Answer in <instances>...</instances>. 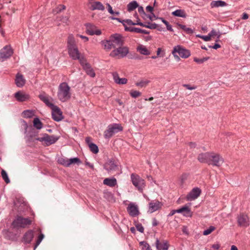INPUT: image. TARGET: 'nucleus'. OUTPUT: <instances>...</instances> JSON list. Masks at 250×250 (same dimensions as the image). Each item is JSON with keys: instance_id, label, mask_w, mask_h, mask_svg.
Segmentation results:
<instances>
[{"instance_id": "1", "label": "nucleus", "mask_w": 250, "mask_h": 250, "mask_svg": "<svg viewBox=\"0 0 250 250\" xmlns=\"http://www.w3.org/2000/svg\"><path fill=\"white\" fill-rule=\"evenodd\" d=\"M124 43L123 37L118 34L112 35L109 40L101 42L102 44L104 46V49L106 51H109L112 48L115 49L120 46H123Z\"/></svg>"}, {"instance_id": "2", "label": "nucleus", "mask_w": 250, "mask_h": 250, "mask_svg": "<svg viewBox=\"0 0 250 250\" xmlns=\"http://www.w3.org/2000/svg\"><path fill=\"white\" fill-rule=\"evenodd\" d=\"M57 96L62 102H65L69 100L71 96L70 87L65 82L62 83L58 87Z\"/></svg>"}, {"instance_id": "3", "label": "nucleus", "mask_w": 250, "mask_h": 250, "mask_svg": "<svg viewBox=\"0 0 250 250\" xmlns=\"http://www.w3.org/2000/svg\"><path fill=\"white\" fill-rule=\"evenodd\" d=\"M129 53V48L127 46H120L113 50L109 56L111 57L121 59L125 58Z\"/></svg>"}, {"instance_id": "4", "label": "nucleus", "mask_w": 250, "mask_h": 250, "mask_svg": "<svg viewBox=\"0 0 250 250\" xmlns=\"http://www.w3.org/2000/svg\"><path fill=\"white\" fill-rule=\"evenodd\" d=\"M123 129V127L120 124H113L109 125L107 127V129L104 132V137L106 139H109L114 134L122 131Z\"/></svg>"}, {"instance_id": "5", "label": "nucleus", "mask_w": 250, "mask_h": 250, "mask_svg": "<svg viewBox=\"0 0 250 250\" xmlns=\"http://www.w3.org/2000/svg\"><path fill=\"white\" fill-rule=\"evenodd\" d=\"M32 221L29 218H24L21 216L18 215L13 221L12 225L15 228H24L27 226L30 225Z\"/></svg>"}, {"instance_id": "6", "label": "nucleus", "mask_w": 250, "mask_h": 250, "mask_svg": "<svg viewBox=\"0 0 250 250\" xmlns=\"http://www.w3.org/2000/svg\"><path fill=\"white\" fill-rule=\"evenodd\" d=\"M178 53V55L183 58H187L190 55V51L180 45H177L173 48V50L172 52V54L173 55L175 58L179 59V56L176 54Z\"/></svg>"}, {"instance_id": "7", "label": "nucleus", "mask_w": 250, "mask_h": 250, "mask_svg": "<svg viewBox=\"0 0 250 250\" xmlns=\"http://www.w3.org/2000/svg\"><path fill=\"white\" fill-rule=\"evenodd\" d=\"M59 136L55 135H49L46 133L43 134L42 137H38L36 138V140L44 142L45 146H49L52 144H55L59 139Z\"/></svg>"}, {"instance_id": "8", "label": "nucleus", "mask_w": 250, "mask_h": 250, "mask_svg": "<svg viewBox=\"0 0 250 250\" xmlns=\"http://www.w3.org/2000/svg\"><path fill=\"white\" fill-rule=\"evenodd\" d=\"M133 185L140 191L143 190L145 187V180L138 175L132 173L130 176Z\"/></svg>"}, {"instance_id": "9", "label": "nucleus", "mask_w": 250, "mask_h": 250, "mask_svg": "<svg viewBox=\"0 0 250 250\" xmlns=\"http://www.w3.org/2000/svg\"><path fill=\"white\" fill-rule=\"evenodd\" d=\"M210 154L208 165L219 167L224 163V159L218 153L211 151Z\"/></svg>"}, {"instance_id": "10", "label": "nucleus", "mask_w": 250, "mask_h": 250, "mask_svg": "<svg viewBox=\"0 0 250 250\" xmlns=\"http://www.w3.org/2000/svg\"><path fill=\"white\" fill-rule=\"evenodd\" d=\"M13 53V51L10 46H5L0 50V61L3 62L9 58Z\"/></svg>"}, {"instance_id": "11", "label": "nucleus", "mask_w": 250, "mask_h": 250, "mask_svg": "<svg viewBox=\"0 0 250 250\" xmlns=\"http://www.w3.org/2000/svg\"><path fill=\"white\" fill-rule=\"evenodd\" d=\"M51 109L52 110V118L54 121L59 122L63 119L62 112L58 106L55 105Z\"/></svg>"}, {"instance_id": "12", "label": "nucleus", "mask_w": 250, "mask_h": 250, "mask_svg": "<svg viewBox=\"0 0 250 250\" xmlns=\"http://www.w3.org/2000/svg\"><path fill=\"white\" fill-rule=\"evenodd\" d=\"M104 168L108 172H111L117 170L118 165L114 160L110 159L104 164Z\"/></svg>"}, {"instance_id": "13", "label": "nucleus", "mask_w": 250, "mask_h": 250, "mask_svg": "<svg viewBox=\"0 0 250 250\" xmlns=\"http://www.w3.org/2000/svg\"><path fill=\"white\" fill-rule=\"evenodd\" d=\"M201 190L198 188H193L187 195V201H191L197 199L201 194Z\"/></svg>"}, {"instance_id": "14", "label": "nucleus", "mask_w": 250, "mask_h": 250, "mask_svg": "<svg viewBox=\"0 0 250 250\" xmlns=\"http://www.w3.org/2000/svg\"><path fill=\"white\" fill-rule=\"evenodd\" d=\"M39 98L46 104V106L49 107L50 108L55 105L52 103L53 99L51 97L46 95L45 93L40 94L39 95Z\"/></svg>"}, {"instance_id": "15", "label": "nucleus", "mask_w": 250, "mask_h": 250, "mask_svg": "<svg viewBox=\"0 0 250 250\" xmlns=\"http://www.w3.org/2000/svg\"><path fill=\"white\" fill-rule=\"evenodd\" d=\"M86 31L90 35H100L102 33L100 30L97 29L95 25L91 23L86 24Z\"/></svg>"}, {"instance_id": "16", "label": "nucleus", "mask_w": 250, "mask_h": 250, "mask_svg": "<svg viewBox=\"0 0 250 250\" xmlns=\"http://www.w3.org/2000/svg\"><path fill=\"white\" fill-rule=\"evenodd\" d=\"M163 204L158 200L152 201L148 204V211L153 213L162 208Z\"/></svg>"}, {"instance_id": "17", "label": "nucleus", "mask_w": 250, "mask_h": 250, "mask_svg": "<svg viewBox=\"0 0 250 250\" xmlns=\"http://www.w3.org/2000/svg\"><path fill=\"white\" fill-rule=\"evenodd\" d=\"M127 211L128 214L132 217L136 216L139 213L138 206L133 203H130L128 204L127 207Z\"/></svg>"}, {"instance_id": "18", "label": "nucleus", "mask_w": 250, "mask_h": 250, "mask_svg": "<svg viewBox=\"0 0 250 250\" xmlns=\"http://www.w3.org/2000/svg\"><path fill=\"white\" fill-rule=\"evenodd\" d=\"M238 224L240 227H247L249 226V218L246 214H240L237 217Z\"/></svg>"}, {"instance_id": "19", "label": "nucleus", "mask_w": 250, "mask_h": 250, "mask_svg": "<svg viewBox=\"0 0 250 250\" xmlns=\"http://www.w3.org/2000/svg\"><path fill=\"white\" fill-rule=\"evenodd\" d=\"M34 236L33 230L31 229L28 230L23 235L21 241L25 244H29L32 241Z\"/></svg>"}, {"instance_id": "20", "label": "nucleus", "mask_w": 250, "mask_h": 250, "mask_svg": "<svg viewBox=\"0 0 250 250\" xmlns=\"http://www.w3.org/2000/svg\"><path fill=\"white\" fill-rule=\"evenodd\" d=\"M68 53L70 57L73 60H80V62L82 63V61L80 58V53L78 50V47L75 48H72V49H69L68 50Z\"/></svg>"}, {"instance_id": "21", "label": "nucleus", "mask_w": 250, "mask_h": 250, "mask_svg": "<svg viewBox=\"0 0 250 250\" xmlns=\"http://www.w3.org/2000/svg\"><path fill=\"white\" fill-rule=\"evenodd\" d=\"M211 152H207L201 153L198 155L197 160L202 163H206L208 164L209 162V157Z\"/></svg>"}, {"instance_id": "22", "label": "nucleus", "mask_w": 250, "mask_h": 250, "mask_svg": "<svg viewBox=\"0 0 250 250\" xmlns=\"http://www.w3.org/2000/svg\"><path fill=\"white\" fill-rule=\"evenodd\" d=\"M15 97L18 102H23L28 100L29 95L21 91H18L15 94Z\"/></svg>"}, {"instance_id": "23", "label": "nucleus", "mask_w": 250, "mask_h": 250, "mask_svg": "<svg viewBox=\"0 0 250 250\" xmlns=\"http://www.w3.org/2000/svg\"><path fill=\"white\" fill-rule=\"evenodd\" d=\"M76 47H77V45L74 37L72 34H69L67 39V50H69Z\"/></svg>"}, {"instance_id": "24", "label": "nucleus", "mask_w": 250, "mask_h": 250, "mask_svg": "<svg viewBox=\"0 0 250 250\" xmlns=\"http://www.w3.org/2000/svg\"><path fill=\"white\" fill-rule=\"evenodd\" d=\"M177 211H178V213H182L185 217H191L192 216V212L190 208L187 205L178 209Z\"/></svg>"}, {"instance_id": "25", "label": "nucleus", "mask_w": 250, "mask_h": 250, "mask_svg": "<svg viewBox=\"0 0 250 250\" xmlns=\"http://www.w3.org/2000/svg\"><path fill=\"white\" fill-rule=\"evenodd\" d=\"M26 80L23 75L18 73L16 76L15 83L19 87H22L25 83Z\"/></svg>"}, {"instance_id": "26", "label": "nucleus", "mask_w": 250, "mask_h": 250, "mask_svg": "<svg viewBox=\"0 0 250 250\" xmlns=\"http://www.w3.org/2000/svg\"><path fill=\"white\" fill-rule=\"evenodd\" d=\"M85 142L88 145L89 149L92 153L94 154L98 153L99 148L98 146L96 144L91 142V138L90 137H86L85 138Z\"/></svg>"}, {"instance_id": "27", "label": "nucleus", "mask_w": 250, "mask_h": 250, "mask_svg": "<svg viewBox=\"0 0 250 250\" xmlns=\"http://www.w3.org/2000/svg\"><path fill=\"white\" fill-rule=\"evenodd\" d=\"M155 244L158 250H167L168 249V245L166 241L160 242L158 239H157Z\"/></svg>"}, {"instance_id": "28", "label": "nucleus", "mask_w": 250, "mask_h": 250, "mask_svg": "<svg viewBox=\"0 0 250 250\" xmlns=\"http://www.w3.org/2000/svg\"><path fill=\"white\" fill-rule=\"evenodd\" d=\"M113 77L114 82L119 84H125L127 83V80L125 78H120L116 72L113 73Z\"/></svg>"}, {"instance_id": "29", "label": "nucleus", "mask_w": 250, "mask_h": 250, "mask_svg": "<svg viewBox=\"0 0 250 250\" xmlns=\"http://www.w3.org/2000/svg\"><path fill=\"white\" fill-rule=\"evenodd\" d=\"M91 6L90 9L91 10H102L104 11V7L103 4L100 1H94L90 3Z\"/></svg>"}, {"instance_id": "30", "label": "nucleus", "mask_w": 250, "mask_h": 250, "mask_svg": "<svg viewBox=\"0 0 250 250\" xmlns=\"http://www.w3.org/2000/svg\"><path fill=\"white\" fill-rule=\"evenodd\" d=\"M82 63H83V69L85 70L86 74L91 77H94L95 76V73L90 64L87 63H83V62Z\"/></svg>"}, {"instance_id": "31", "label": "nucleus", "mask_w": 250, "mask_h": 250, "mask_svg": "<svg viewBox=\"0 0 250 250\" xmlns=\"http://www.w3.org/2000/svg\"><path fill=\"white\" fill-rule=\"evenodd\" d=\"M103 184L110 187H114L117 185V183L115 178H107L104 180Z\"/></svg>"}, {"instance_id": "32", "label": "nucleus", "mask_w": 250, "mask_h": 250, "mask_svg": "<svg viewBox=\"0 0 250 250\" xmlns=\"http://www.w3.org/2000/svg\"><path fill=\"white\" fill-rule=\"evenodd\" d=\"M227 5L226 2L222 0H213L210 4L212 7H224L227 6Z\"/></svg>"}, {"instance_id": "33", "label": "nucleus", "mask_w": 250, "mask_h": 250, "mask_svg": "<svg viewBox=\"0 0 250 250\" xmlns=\"http://www.w3.org/2000/svg\"><path fill=\"white\" fill-rule=\"evenodd\" d=\"M172 15L175 17H181V18H186L187 14L184 10L182 9H177L172 12Z\"/></svg>"}, {"instance_id": "34", "label": "nucleus", "mask_w": 250, "mask_h": 250, "mask_svg": "<svg viewBox=\"0 0 250 250\" xmlns=\"http://www.w3.org/2000/svg\"><path fill=\"white\" fill-rule=\"evenodd\" d=\"M138 6V2L136 0H133L127 5V10L128 12H130L137 8Z\"/></svg>"}, {"instance_id": "35", "label": "nucleus", "mask_w": 250, "mask_h": 250, "mask_svg": "<svg viewBox=\"0 0 250 250\" xmlns=\"http://www.w3.org/2000/svg\"><path fill=\"white\" fill-rule=\"evenodd\" d=\"M137 50L139 51L141 54L144 55H148L150 54V51L147 48L142 45H139L137 48Z\"/></svg>"}, {"instance_id": "36", "label": "nucleus", "mask_w": 250, "mask_h": 250, "mask_svg": "<svg viewBox=\"0 0 250 250\" xmlns=\"http://www.w3.org/2000/svg\"><path fill=\"white\" fill-rule=\"evenodd\" d=\"M123 25L125 26V30L126 31L140 33L141 28L131 26L127 27V26H125V24L124 23H123Z\"/></svg>"}, {"instance_id": "37", "label": "nucleus", "mask_w": 250, "mask_h": 250, "mask_svg": "<svg viewBox=\"0 0 250 250\" xmlns=\"http://www.w3.org/2000/svg\"><path fill=\"white\" fill-rule=\"evenodd\" d=\"M33 126L37 129H41L42 128L43 125L40 120L36 117L33 120Z\"/></svg>"}, {"instance_id": "38", "label": "nucleus", "mask_w": 250, "mask_h": 250, "mask_svg": "<svg viewBox=\"0 0 250 250\" xmlns=\"http://www.w3.org/2000/svg\"><path fill=\"white\" fill-rule=\"evenodd\" d=\"M177 25L180 28L183 29L188 34H192L193 33V31L191 28L187 27L186 26L180 23H177Z\"/></svg>"}, {"instance_id": "39", "label": "nucleus", "mask_w": 250, "mask_h": 250, "mask_svg": "<svg viewBox=\"0 0 250 250\" xmlns=\"http://www.w3.org/2000/svg\"><path fill=\"white\" fill-rule=\"evenodd\" d=\"M150 83L149 80H142L139 82H137L135 83L136 85L140 87H145Z\"/></svg>"}, {"instance_id": "40", "label": "nucleus", "mask_w": 250, "mask_h": 250, "mask_svg": "<svg viewBox=\"0 0 250 250\" xmlns=\"http://www.w3.org/2000/svg\"><path fill=\"white\" fill-rule=\"evenodd\" d=\"M1 175L2 179L6 183L8 184L10 183V181L8 178L7 173L4 170L2 169L1 170Z\"/></svg>"}, {"instance_id": "41", "label": "nucleus", "mask_w": 250, "mask_h": 250, "mask_svg": "<svg viewBox=\"0 0 250 250\" xmlns=\"http://www.w3.org/2000/svg\"><path fill=\"white\" fill-rule=\"evenodd\" d=\"M81 160L78 158L68 159V166H70L71 164H79L81 163Z\"/></svg>"}, {"instance_id": "42", "label": "nucleus", "mask_w": 250, "mask_h": 250, "mask_svg": "<svg viewBox=\"0 0 250 250\" xmlns=\"http://www.w3.org/2000/svg\"><path fill=\"white\" fill-rule=\"evenodd\" d=\"M209 59V57H204L202 59H199L197 58H194L193 61L199 64H202L204 63L205 62L208 61Z\"/></svg>"}, {"instance_id": "43", "label": "nucleus", "mask_w": 250, "mask_h": 250, "mask_svg": "<svg viewBox=\"0 0 250 250\" xmlns=\"http://www.w3.org/2000/svg\"><path fill=\"white\" fill-rule=\"evenodd\" d=\"M59 162L62 165L65 167L68 166V159L67 158H61L59 159Z\"/></svg>"}, {"instance_id": "44", "label": "nucleus", "mask_w": 250, "mask_h": 250, "mask_svg": "<svg viewBox=\"0 0 250 250\" xmlns=\"http://www.w3.org/2000/svg\"><path fill=\"white\" fill-rule=\"evenodd\" d=\"M159 19L166 25L167 29V30L170 31H173L172 26L169 24L168 22L165 20L163 18H159Z\"/></svg>"}, {"instance_id": "45", "label": "nucleus", "mask_w": 250, "mask_h": 250, "mask_svg": "<svg viewBox=\"0 0 250 250\" xmlns=\"http://www.w3.org/2000/svg\"><path fill=\"white\" fill-rule=\"evenodd\" d=\"M139 244L143 246V250H151L148 244L145 241H141L139 243Z\"/></svg>"}, {"instance_id": "46", "label": "nucleus", "mask_w": 250, "mask_h": 250, "mask_svg": "<svg viewBox=\"0 0 250 250\" xmlns=\"http://www.w3.org/2000/svg\"><path fill=\"white\" fill-rule=\"evenodd\" d=\"M215 229V228L214 226H211L208 229H205L203 231V235H208L210 234Z\"/></svg>"}, {"instance_id": "47", "label": "nucleus", "mask_w": 250, "mask_h": 250, "mask_svg": "<svg viewBox=\"0 0 250 250\" xmlns=\"http://www.w3.org/2000/svg\"><path fill=\"white\" fill-rule=\"evenodd\" d=\"M33 112L29 110H24L22 112V115L25 118H31L33 116Z\"/></svg>"}, {"instance_id": "48", "label": "nucleus", "mask_w": 250, "mask_h": 250, "mask_svg": "<svg viewBox=\"0 0 250 250\" xmlns=\"http://www.w3.org/2000/svg\"><path fill=\"white\" fill-rule=\"evenodd\" d=\"M214 34V31L213 32H210L208 35L207 36H204L203 35L202 37H201V39L204 40L206 42H208L210 40L211 38L213 37V35Z\"/></svg>"}, {"instance_id": "49", "label": "nucleus", "mask_w": 250, "mask_h": 250, "mask_svg": "<svg viewBox=\"0 0 250 250\" xmlns=\"http://www.w3.org/2000/svg\"><path fill=\"white\" fill-rule=\"evenodd\" d=\"M43 238L44 235L43 234L41 233L39 235L38 239L36 241V243L34 246V250L36 249L37 248V247L39 245V244L41 243Z\"/></svg>"}, {"instance_id": "50", "label": "nucleus", "mask_w": 250, "mask_h": 250, "mask_svg": "<svg viewBox=\"0 0 250 250\" xmlns=\"http://www.w3.org/2000/svg\"><path fill=\"white\" fill-rule=\"evenodd\" d=\"M130 96L134 98H136L141 95V93L136 90H132L130 92Z\"/></svg>"}, {"instance_id": "51", "label": "nucleus", "mask_w": 250, "mask_h": 250, "mask_svg": "<svg viewBox=\"0 0 250 250\" xmlns=\"http://www.w3.org/2000/svg\"><path fill=\"white\" fill-rule=\"evenodd\" d=\"M122 21V22H121L123 24V23H125V26H126V24L129 25H136V23L133 22L131 20L128 19V20H123Z\"/></svg>"}, {"instance_id": "52", "label": "nucleus", "mask_w": 250, "mask_h": 250, "mask_svg": "<svg viewBox=\"0 0 250 250\" xmlns=\"http://www.w3.org/2000/svg\"><path fill=\"white\" fill-rule=\"evenodd\" d=\"M157 24L155 23H148V24L147 25V26H146V28H148L151 29H156L157 27Z\"/></svg>"}, {"instance_id": "53", "label": "nucleus", "mask_w": 250, "mask_h": 250, "mask_svg": "<svg viewBox=\"0 0 250 250\" xmlns=\"http://www.w3.org/2000/svg\"><path fill=\"white\" fill-rule=\"evenodd\" d=\"M146 10L147 11V12H149L150 13H151L153 17L155 18V19H156L157 18L156 17V16H155V15L153 13V7L151 6H150V5H148L147 6H146Z\"/></svg>"}, {"instance_id": "54", "label": "nucleus", "mask_w": 250, "mask_h": 250, "mask_svg": "<svg viewBox=\"0 0 250 250\" xmlns=\"http://www.w3.org/2000/svg\"><path fill=\"white\" fill-rule=\"evenodd\" d=\"M136 229L137 230H138L140 232H144V228L142 224H138L136 226Z\"/></svg>"}, {"instance_id": "55", "label": "nucleus", "mask_w": 250, "mask_h": 250, "mask_svg": "<svg viewBox=\"0 0 250 250\" xmlns=\"http://www.w3.org/2000/svg\"><path fill=\"white\" fill-rule=\"evenodd\" d=\"M183 86L186 87L187 89L188 90H194L196 88V87L195 86H191L189 84H184Z\"/></svg>"}, {"instance_id": "56", "label": "nucleus", "mask_w": 250, "mask_h": 250, "mask_svg": "<svg viewBox=\"0 0 250 250\" xmlns=\"http://www.w3.org/2000/svg\"><path fill=\"white\" fill-rule=\"evenodd\" d=\"M214 31V34L213 35V36H216L217 38V40L216 41V42H218L219 40V39L221 37V34L220 32L217 33L216 31L214 29H212L210 32Z\"/></svg>"}, {"instance_id": "57", "label": "nucleus", "mask_w": 250, "mask_h": 250, "mask_svg": "<svg viewBox=\"0 0 250 250\" xmlns=\"http://www.w3.org/2000/svg\"><path fill=\"white\" fill-rule=\"evenodd\" d=\"M106 5H107V7H108V12L110 13L112 15L114 14V12L111 6L109 3H107Z\"/></svg>"}, {"instance_id": "58", "label": "nucleus", "mask_w": 250, "mask_h": 250, "mask_svg": "<svg viewBox=\"0 0 250 250\" xmlns=\"http://www.w3.org/2000/svg\"><path fill=\"white\" fill-rule=\"evenodd\" d=\"M57 12L58 13V12H61L62 10H64L65 9V6L63 5H60L59 7H57Z\"/></svg>"}, {"instance_id": "59", "label": "nucleus", "mask_w": 250, "mask_h": 250, "mask_svg": "<svg viewBox=\"0 0 250 250\" xmlns=\"http://www.w3.org/2000/svg\"><path fill=\"white\" fill-rule=\"evenodd\" d=\"M208 47L209 48H213L214 49H217L219 48H220L221 47V45L218 43H215L214 45L213 46H211V45H209L208 46Z\"/></svg>"}, {"instance_id": "60", "label": "nucleus", "mask_w": 250, "mask_h": 250, "mask_svg": "<svg viewBox=\"0 0 250 250\" xmlns=\"http://www.w3.org/2000/svg\"><path fill=\"white\" fill-rule=\"evenodd\" d=\"M61 21L64 23H67L68 21V17L67 16L62 17Z\"/></svg>"}, {"instance_id": "61", "label": "nucleus", "mask_w": 250, "mask_h": 250, "mask_svg": "<svg viewBox=\"0 0 250 250\" xmlns=\"http://www.w3.org/2000/svg\"><path fill=\"white\" fill-rule=\"evenodd\" d=\"M138 12L140 14H145L144 8H143V7L142 6H138Z\"/></svg>"}, {"instance_id": "62", "label": "nucleus", "mask_w": 250, "mask_h": 250, "mask_svg": "<svg viewBox=\"0 0 250 250\" xmlns=\"http://www.w3.org/2000/svg\"><path fill=\"white\" fill-rule=\"evenodd\" d=\"M162 51V49L161 48H158L157 49V56H160V57H164V55H165V53H164L163 54H162L161 55H160V53H161V52Z\"/></svg>"}, {"instance_id": "63", "label": "nucleus", "mask_w": 250, "mask_h": 250, "mask_svg": "<svg viewBox=\"0 0 250 250\" xmlns=\"http://www.w3.org/2000/svg\"><path fill=\"white\" fill-rule=\"evenodd\" d=\"M158 225V222L155 218H153L152 219V226L153 227L156 226Z\"/></svg>"}, {"instance_id": "64", "label": "nucleus", "mask_w": 250, "mask_h": 250, "mask_svg": "<svg viewBox=\"0 0 250 250\" xmlns=\"http://www.w3.org/2000/svg\"><path fill=\"white\" fill-rule=\"evenodd\" d=\"M178 209L176 210H172L170 212L168 215V216H173L175 213H178Z\"/></svg>"}]
</instances>
